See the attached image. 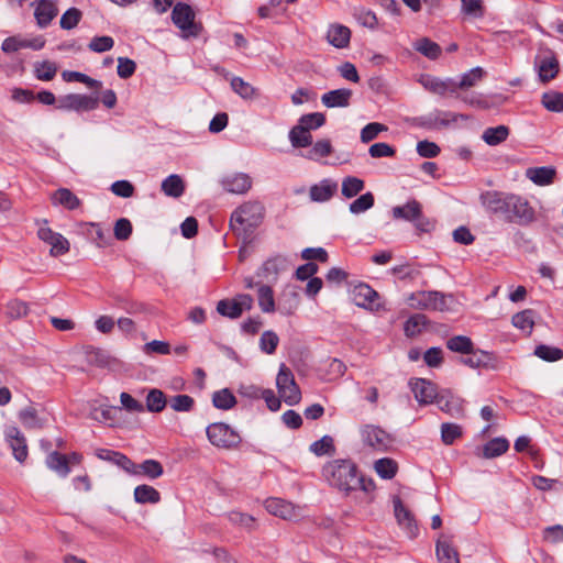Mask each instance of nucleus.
Here are the masks:
<instances>
[{"label": "nucleus", "mask_w": 563, "mask_h": 563, "mask_svg": "<svg viewBox=\"0 0 563 563\" xmlns=\"http://www.w3.org/2000/svg\"><path fill=\"white\" fill-rule=\"evenodd\" d=\"M5 313L9 319H20L29 313V306L20 299H12L5 306Z\"/></svg>", "instance_id": "obj_55"}, {"label": "nucleus", "mask_w": 563, "mask_h": 563, "mask_svg": "<svg viewBox=\"0 0 563 563\" xmlns=\"http://www.w3.org/2000/svg\"><path fill=\"white\" fill-rule=\"evenodd\" d=\"M338 190V183L332 179H323L319 184L310 187L309 196L314 202H325L330 200Z\"/></svg>", "instance_id": "obj_21"}, {"label": "nucleus", "mask_w": 563, "mask_h": 563, "mask_svg": "<svg viewBox=\"0 0 563 563\" xmlns=\"http://www.w3.org/2000/svg\"><path fill=\"white\" fill-rule=\"evenodd\" d=\"M364 181L355 176H347L342 181L341 192L350 199L358 195L364 189Z\"/></svg>", "instance_id": "obj_45"}, {"label": "nucleus", "mask_w": 563, "mask_h": 563, "mask_svg": "<svg viewBox=\"0 0 563 563\" xmlns=\"http://www.w3.org/2000/svg\"><path fill=\"white\" fill-rule=\"evenodd\" d=\"M450 295L437 290H420L411 292L407 302L412 309L445 311L449 309Z\"/></svg>", "instance_id": "obj_4"}, {"label": "nucleus", "mask_w": 563, "mask_h": 563, "mask_svg": "<svg viewBox=\"0 0 563 563\" xmlns=\"http://www.w3.org/2000/svg\"><path fill=\"white\" fill-rule=\"evenodd\" d=\"M461 10L473 18H483L485 13L482 0H461Z\"/></svg>", "instance_id": "obj_62"}, {"label": "nucleus", "mask_w": 563, "mask_h": 563, "mask_svg": "<svg viewBox=\"0 0 563 563\" xmlns=\"http://www.w3.org/2000/svg\"><path fill=\"white\" fill-rule=\"evenodd\" d=\"M310 451L317 456L333 455L335 453L333 438L330 435H323L320 440L311 443Z\"/></svg>", "instance_id": "obj_46"}, {"label": "nucleus", "mask_w": 563, "mask_h": 563, "mask_svg": "<svg viewBox=\"0 0 563 563\" xmlns=\"http://www.w3.org/2000/svg\"><path fill=\"white\" fill-rule=\"evenodd\" d=\"M298 123L309 131L316 130L325 123V115L321 112H313L300 117Z\"/></svg>", "instance_id": "obj_61"}, {"label": "nucleus", "mask_w": 563, "mask_h": 563, "mask_svg": "<svg viewBox=\"0 0 563 563\" xmlns=\"http://www.w3.org/2000/svg\"><path fill=\"white\" fill-rule=\"evenodd\" d=\"M481 201L488 211L503 213L510 222H527L528 202L516 195L486 191L481 195Z\"/></svg>", "instance_id": "obj_2"}, {"label": "nucleus", "mask_w": 563, "mask_h": 563, "mask_svg": "<svg viewBox=\"0 0 563 563\" xmlns=\"http://www.w3.org/2000/svg\"><path fill=\"white\" fill-rule=\"evenodd\" d=\"M374 195L372 192H366L355 199L352 203H350L349 210L351 213L358 214L374 206Z\"/></svg>", "instance_id": "obj_56"}, {"label": "nucleus", "mask_w": 563, "mask_h": 563, "mask_svg": "<svg viewBox=\"0 0 563 563\" xmlns=\"http://www.w3.org/2000/svg\"><path fill=\"white\" fill-rule=\"evenodd\" d=\"M57 14V8L48 0H38L34 16L40 27H46Z\"/></svg>", "instance_id": "obj_30"}, {"label": "nucleus", "mask_w": 563, "mask_h": 563, "mask_svg": "<svg viewBox=\"0 0 563 563\" xmlns=\"http://www.w3.org/2000/svg\"><path fill=\"white\" fill-rule=\"evenodd\" d=\"M99 104V98L69 93L58 99L57 109L60 110H74V111H91L95 110Z\"/></svg>", "instance_id": "obj_10"}, {"label": "nucleus", "mask_w": 563, "mask_h": 563, "mask_svg": "<svg viewBox=\"0 0 563 563\" xmlns=\"http://www.w3.org/2000/svg\"><path fill=\"white\" fill-rule=\"evenodd\" d=\"M95 455L102 461L110 462L112 464L118 465L120 468L129 472V468L132 467V461L121 452L109 450V449H96Z\"/></svg>", "instance_id": "obj_28"}, {"label": "nucleus", "mask_w": 563, "mask_h": 563, "mask_svg": "<svg viewBox=\"0 0 563 563\" xmlns=\"http://www.w3.org/2000/svg\"><path fill=\"white\" fill-rule=\"evenodd\" d=\"M122 412L121 407L118 406H100L93 407L90 411V418L102 423H108L114 427L118 421V416Z\"/></svg>", "instance_id": "obj_26"}, {"label": "nucleus", "mask_w": 563, "mask_h": 563, "mask_svg": "<svg viewBox=\"0 0 563 563\" xmlns=\"http://www.w3.org/2000/svg\"><path fill=\"white\" fill-rule=\"evenodd\" d=\"M289 141L296 148L307 147L312 144V135L308 129L298 123L289 131Z\"/></svg>", "instance_id": "obj_35"}, {"label": "nucleus", "mask_w": 563, "mask_h": 563, "mask_svg": "<svg viewBox=\"0 0 563 563\" xmlns=\"http://www.w3.org/2000/svg\"><path fill=\"white\" fill-rule=\"evenodd\" d=\"M460 362L471 368H478L488 366L492 362V355L481 350L472 349V352H467L464 356L460 357Z\"/></svg>", "instance_id": "obj_31"}, {"label": "nucleus", "mask_w": 563, "mask_h": 563, "mask_svg": "<svg viewBox=\"0 0 563 563\" xmlns=\"http://www.w3.org/2000/svg\"><path fill=\"white\" fill-rule=\"evenodd\" d=\"M167 405L165 394L159 389H151L146 396V409L150 412H161Z\"/></svg>", "instance_id": "obj_43"}, {"label": "nucleus", "mask_w": 563, "mask_h": 563, "mask_svg": "<svg viewBox=\"0 0 563 563\" xmlns=\"http://www.w3.org/2000/svg\"><path fill=\"white\" fill-rule=\"evenodd\" d=\"M5 440L12 449L15 460L24 462L27 457V445L21 431L16 427H8L5 430Z\"/></svg>", "instance_id": "obj_19"}, {"label": "nucleus", "mask_w": 563, "mask_h": 563, "mask_svg": "<svg viewBox=\"0 0 563 563\" xmlns=\"http://www.w3.org/2000/svg\"><path fill=\"white\" fill-rule=\"evenodd\" d=\"M168 404L175 411L188 412L194 408L195 400L188 395H176L169 399Z\"/></svg>", "instance_id": "obj_59"}, {"label": "nucleus", "mask_w": 563, "mask_h": 563, "mask_svg": "<svg viewBox=\"0 0 563 563\" xmlns=\"http://www.w3.org/2000/svg\"><path fill=\"white\" fill-rule=\"evenodd\" d=\"M541 104L550 112H563V92L549 90L541 97Z\"/></svg>", "instance_id": "obj_39"}, {"label": "nucleus", "mask_w": 563, "mask_h": 563, "mask_svg": "<svg viewBox=\"0 0 563 563\" xmlns=\"http://www.w3.org/2000/svg\"><path fill=\"white\" fill-rule=\"evenodd\" d=\"M509 449V442L505 438H494L482 449L484 459H494L504 454Z\"/></svg>", "instance_id": "obj_34"}, {"label": "nucleus", "mask_w": 563, "mask_h": 563, "mask_svg": "<svg viewBox=\"0 0 563 563\" xmlns=\"http://www.w3.org/2000/svg\"><path fill=\"white\" fill-rule=\"evenodd\" d=\"M278 335L271 330L264 331L260 339V347L266 354H273L278 345Z\"/></svg>", "instance_id": "obj_60"}, {"label": "nucleus", "mask_w": 563, "mask_h": 563, "mask_svg": "<svg viewBox=\"0 0 563 563\" xmlns=\"http://www.w3.org/2000/svg\"><path fill=\"white\" fill-rule=\"evenodd\" d=\"M486 75V71L482 67H474L467 73L463 74L461 80L456 82V91L467 90L472 87H475L478 82H481Z\"/></svg>", "instance_id": "obj_37"}, {"label": "nucleus", "mask_w": 563, "mask_h": 563, "mask_svg": "<svg viewBox=\"0 0 563 563\" xmlns=\"http://www.w3.org/2000/svg\"><path fill=\"white\" fill-rule=\"evenodd\" d=\"M57 73V67L54 63L45 60L35 65L36 78L44 81L52 80Z\"/></svg>", "instance_id": "obj_64"}, {"label": "nucleus", "mask_w": 563, "mask_h": 563, "mask_svg": "<svg viewBox=\"0 0 563 563\" xmlns=\"http://www.w3.org/2000/svg\"><path fill=\"white\" fill-rule=\"evenodd\" d=\"M81 11L77 8L68 9L60 18L59 24L64 30L76 27L81 19Z\"/></svg>", "instance_id": "obj_63"}, {"label": "nucleus", "mask_w": 563, "mask_h": 563, "mask_svg": "<svg viewBox=\"0 0 563 563\" xmlns=\"http://www.w3.org/2000/svg\"><path fill=\"white\" fill-rule=\"evenodd\" d=\"M134 499L137 504H157L161 500V494L150 485H139L134 488Z\"/></svg>", "instance_id": "obj_36"}, {"label": "nucleus", "mask_w": 563, "mask_h": 563, "mask_svg": "<svg viewBox=\"0 0 563 563\" xmlns=\"http://www.w3.org/2000/svg\"><path fill=\"white\" fill-rule=\"evenodd\" d=\"M51 200L54 206H63L67 210H75L81 203L80 199L68 188H59L54 191Z\"/></svg>", "instance_id": "obj_29"}, {"label": "nucleus", "mask_w": 563, "mask_h": 563, "mask_svg": "<svg viewBox=\"0 0 563 563\" xmlns=\"http://www.w3.org/2000/svg\"><path fill=\"white\" fill-rule=\"evenodd\" d=\"M462 435V427L456 423L441 424V439L444 444L450 445Z\"/></svg>", "instance_id": "obj_58"}, {"label": "nucleus", "mask_w": 563, "mask_h": 563, "mask_svg": "<svg viewBox=\"0 0 563 563\" xmlns=\"http://www.w3.org/2000/svg\"><path fill=\"white\" fill-rule=\"evenodd\" d=\"M89 365L115 371L121 366V361L111 356L107 351L97 347H88L85 352Z\"/></svg>", "instance_id": "obj_13"}, {"label": "nucleus", "mask_w": 563, "mask_h": 563, "mask_svg": "<svg viewBox=\"0 0 563 563\" xmlns=\"http://www.w3.org/2000/svg\"><path fill=\"white\" fill-rule=\"evenodd\" d=\"M231 88L243 99H254L257 97V89L241 77H233L231 79Z\"/></svg>", "instance_id": "obj_44"}, {"label": "nucleus", "mask_w": 563, "mask_h": 563, "mask_svg": "<svg viewBox=\"0 0 563 563\" xmlns=\"http://www.w3.org/2000/svg\"><path fill=\"white\" fill-rule=\"evenodd\" d=\"M265 508L269 514L285 520L297 519L301 515L299 507L280 498L267 499L265 501Z\"/></svg>", "instance_id": "obj_12"}, {"label": "nucleus", "mask_w": 563, "mask_h": 563, "mask_svg": "<svg viewBox=\"0 0 563 563\" xmlns=\"http://www.w3.org/2000/svg\"><path fill=\"white\" fill-rule=\"evenodd\" d=\"M374 468L382 478L391 479L397 473L398 465L394 460L384 457L375 462Z\"/></svg>", "instance_id": "obj_47"}, {"label": "nucleus", "mask_w": 563, "mask_h": 563, "mask_svg": "<svg viewBox=\"0 0 563 563\" xmlns=\"http://www.w3.org/2000/svg\"><path fill=\"white\" fill-rule=\"evenodd\" d=\"M409 385L420 405L431 404L437 398V388L430 380L416 378L411 379Z\"/></svg>", "instance_id": "obj_17"}, {"label": "nucleus", "mask_w": 563, "mask_h": 563, "mask_svg": "<svg viewBox=\"0 0 563 563\" xmlns=\"http://www.w3.org/2000/svg\"><path fill=\"white\" fill-rule=\"evenodd\" d=\"M413 48L430 59H437L441 54V47L428 37L417 40Z\"/></svg>", "instance_id": "obj_40"}, {"label": "nucleus", "mask_w": 563, "mask_h": 563, "mask_svg": "<svg viewBox=\"0 0 563 563\" xmlns=\"http://www.w3.org/2000/svg\"><path fill=\"white\" fill-rule=\"evenodd\" d=\"M509 134V130L506 125H498L495 128H488L484 131L482 139L488 145H498L504 142Z\"/></svg>", "instance_id": "obj_42"}, {"label": "nucleus", "mask_w": 563, "mask_h": 563, "mask_svg": "<svg viewBox=\"0 0 563 563\" xmlns=\"http://www.w3.org/2000/svg\"><path fill=\"white\" fill-rule=\"evenodd\" d=\"M19 418L23 426L27 429H41L43 423L37 417V411L33 407H26L19 412Z\"/></svg>", "instance_id": "obj_53"}, {"label": "nucleus", "mask_w": 563, "mask_h": 563, "mask_svg": "<svg viewBox=\"0 0 563 563\" xmlns=\"http://www.w3.org/2000/svg\"><path fill=\"white\" fill-rule=\"evenodd\" d=\"M351 40V31L347 26L334 23L331 24L327 32V41L336 48H345Z\"/></svg>", "instance_id": "obj_22"}, {"label": "nucleus", "mask_w": 563, "mask_h": 563, "mask_svg": "<svg viewBox=\"0 0 563 563\" xmlns=\"http://www.w3.org/2000/svg\"><path fill=\"white\" fill-rule=\"evenodd\" d=\"M435 554L440 563H460L459 552L453 547V536H439L435 542Z\"/></svg>", "instance_id": "obj_15"}, {"label": "nucleus", "mask_w": 563, "mask_h": 563, "mask_svg": "<svg viewBox=\"0 0 563 563\" xmlns=\"http://www.w3.org/2000/svg\"><path fill=\"white\" fill-rule=\"evenodd\" d=\"M209 441L223 449H231L239 445L241 438L238 432L223 422H214L207 427Z\"/></svg>", "instance_id": "obj_7"}, {"label": "nucleus", "mask_w": 563, "mask_h": 563, "mask_svg": "<svg viewBox=\"0 0 563 563\" xmlns=\"http://www.w3.org/2000/svg\"><path fill=\"white\" fill-rule=\"evenodd\" d=\"M264 216L265 207L260 201H246L232 212L230 228L238 238L249 242Z\"/></svg>", "instance_id": "obj_3"}, {"label": "nucleus", "mask_w": 563, "mask_h": 563, "mask_svg": "<svg viewBox=\"0 0 563 563\" xmlns=\"http://www.w3.org/2000/svg\"><path fill=\"white\" fill-rule=\"evenodd\" d=\"M276 385L280 397L287 405L294 406L300 401V389L295 382L291 371L285 364H282L279 367Z\"/></svg>", "instance_id": "obj_6"}, {"label": "nucleus", "mask_w": 563, "mask_h": 563, "mask_svg": "<svg viewBox=\"0 0 563 563\" xmlns=\"http://www.w3.org/2000/svg\"><path fill=\"white\" fill-rule=\"evenodd\" d=\"M422 207L417 200H410L404 206H396L393 208V216L395 219H404L412 222L420 214Z\"/></svg>", "instance_id": "obj_32"}, {"label": "nucleus", "mask_w": 563, "mask_h": 563, "mask_svg": "<svg viewBox=\"0 0 563 563\" xmlns=\"http://www.w3.org/2000/svg\"><path fill=\"white\" fill-rule=\"evenodd\" d=\"M172 20L183 31L184 37H197L200 34L201 25L195 22V12L189 4L178 2L173 8Z\"/></svg>", "instance_id": "obj_5"}, {"label": "nucleus", "mask_w": 563, "mask_h": 563, "mask_svg": "<svg viewBox=\"0 0 563 563\" xmlns=\"http://www.w3.org/2000/svg\"><path fill=\"white\" fill-rule=\"evenodd\" d=\"M533 354L547 362H556L563 358V350L545 344L538 345Z\"/></svg>", "instance_id": "obj_50"}, {"label": "nucleus", "mask_w": 563, "mask_h": 563, "mask_svg": "<svg viewBox=\"0 0 563 563\" xmlns=\"http://www.w3.org/2000/svg\"><path fill=\"white\" fill-rule=\"evenodd\" d=\"M286 266V260L284 257L277 256L272 260L266 261L262 267L263 276L268 280H275L279 271Z\"/></svg>", "instance_id": "obj_49"}, {"label": "nucleus", "mask_w": 563, "mask_h": 563, "mask_svg": "<svg viewBox=\"0 0 563 563\" xmlns=\"http://www.w3.org/2000/svg\"><path fill=\"white\" fill-rule=\"evenodd\" d=\"M46 465L62 477H66L70 473L67 455L60 454L56 451L51 452L47 455Z\"/></svg>", "instance_id": "obj_33"}, {"label": "nucleus", "mask_w": 563, "mask_h": 563, "mask_svg": "<svg viewBox=\"0 0 563 563\" xmlns=\"http://www.w3.org/2000/svg\"><path fill=\"white\" fill-rule=\"evenodd\" d=\"M428 319L424 314L416 313L411 316L405 323L404 331L407 336H416L427 324Z\"/></svg>", "instance_id": "obj_51"}, {"label": "nucleus", "mask_w": 563, "mask_h": 563, "mask_svg": "<svg viewBox=\"0 0 563 563\" xmlns=\"http://www.w3.org/2000/svg\"><path fill=\"white\" fill-rule=\"evenodd\" d=\"M217 311L224 317L236 319L241 317V308L238 306L236 300L223 299L217 305Z\"/></svg>", "instance_id": "obj_57"}, {"label": "nucleus", "mask_w": 563, "mask_h": 563, "mask_svg": "<svg viewBox=\"0 0 563 563\" xmlns=\"http://www.w3.org/2000/svg\"><path fill=\"white\" fill-rule=\"evenodd\" d=\"M258 306L263 312L275 311V300L273 289L267 285H261L258 288Z\"/></svg>", "instance_id": "obj_48"}, {"label": "nucleus", "mask_w": 563, "mask_h": 563, "mask_svg": "<svg viewBox=\"0 0 563 563\" xmlns=\"http://www.w3.org/2000/svg\"><path fill=\"white\" fill-rule=\"evenodd\" d=\"M322 475L331 487L345 495L356 490L369 493L375 488L374 482L366 479L351 459L329 461L322 467Z\"/></svg>", "instance_id": "obj_1"}, {"label": "nucleus", "mask_w": 563, "mask_h": 563, "mask_svg": "<svg viewBox=\"0 0 563 563\" xmlns=\"http://www.w3.org/2000/svg\"><path fill=\"white\" fill-rule=\"evenodd\" d=\"M362 439L365 444L377 450H384L388 443L386 432L374 426H366L362 430Z\"/></svg>", "instance_id": "obj_24"}, {"label": "nucleus", "mask_w": 563, "mask_h": 563, "mask_svg": "<svg viewBox=\"0 0 563 563\" xmlns=\"http://www.w3.org/2000/svg\"><path fill=\"white\" fill-rule=\"evenodd\" d=\"M419 82L430 92L445 96L446 93L456 95V81L452 79L442 80L431 75H423Z\"/></svg>", "instance_id": "obj_18"}, {"label": "nucleus", "mask_w": 563, "mask_h": 563, "mask_svg": "<svg viewBox=\"0 0 563 563\" xmlns=\"http://www.w3.org/2000/svg\"><path fill=\"white\" fill-rule=\"evenodd\" d=\"M332 153V145L330 140L323 139L317 141L307 154V158L318 161L319 158L327 157Z\"/></svg>", "instance_id": "obj_52"}, {"label": "nucleus", "mask_w": 563, "mask_h": 563, "mask_svg": "<svg viewBox=\"0 0 563 563\" xmlns=\"http://www.w3.org/2000/svg\"><path fill=\"white\" fill-rule=\"evenodd\" d=\"M47 220H37L38 225L37 236L43 242L51 245L49 254L52 256L64 255L69 251V242L60 233L54 232L47 227Z\"/></svg>", "instance_id": "obj_8"}, {"label": "nucleus", "mask_w": 563, "mask_h": 563, "mask_svg": "<svg viewBox=\"0 0 563 563\" xmlns=\"http://www.w3.org/2000/svg\"><path fill=\"white\" fill-rule=\"evenodd\" d=\"M352 96L351 89H334L323 93L321 102L327 108H347L351 104Z\"/></svg>", "instance_id": "obj_20"}, {"label": "nucleus", "mask_w": 563, "mask_h": 563, "mask_svg": "<svg viewBox=\"0 0 563 563\" xmlns=\"http://www.w3.org/2000/svg\"><path fill=\"white\" fill-rule=\"evenodd\" d=\"M534 67L541 82L547 84L554 79L560 70L559 60L553 51L547 48L534 58Z\"/></svg>", "instance_id": "obj_9"}, {"label": "nucleus", "mask_w": 563, "mask_h": 563, "mask_svg": "<svg viewBox=\"0 0 563 563\" xmlns=\"http://www.w3.org/2000/svg\"><path fill=\"white\" fill-rule=\"evenodd\" d=\"M554 166L530 167V181L540 187L552 185L556 179Z\"/></svg>", "instance_id": "obj_27"}, {"label": "nucleus", "mask_w": 563, "mask_h": 563, "mask_svg": "<svg viewBox=\"0 0 563 563\" xmlns=\"http://www.w3.org/2000/svg\"><path fill=\"white\" fill-rule=\"evenodd\" d=\"M352 297L356 306L374 309L373 302L378 297V294L368 285L358 284L352 289Z\"/></svg>", "instance_id": "obj_25"}, {"label": "nucleus", "mask_w": 563, "mask_h": 563, "mask_svg": "<svg viewBox=\"0 0 563 563\" xmlns=\"http://www.w3.org/2000/svg\"><path fill=\"white\" fill-rule=\"evenodd\" d=\"M162 190L166 196L178 198L185 191V184L179 175L173 174L163 180Z\"/></svg>", "instance_id": "obj_38"}, {"label": "nucleus", "mask_w": 563, "mask_h": 563, "mask_svg": "<svg viewBox=\"0 0 563 563\" xmlns=\"http://www.w3.org/2000/svg\"><path fill=\"white\" fill-rule=\"evenodd\" d=\"M223 189L230 194L243 195L252 187V178L244 173L228 175L221 179Z\"/></svg>", "instance_id": "obj_16"}, {"label": "nucleus", "mask_w": 563, "mask_h": 563, "mask_svg": "<svg viewBox=\"0 0 563 563\" xmlns=\"http://www.w3.org/2000/svg\"><path fill=\"white\" fill-rule=\"evenodd\" d=\"M393 504L395 517L399 526L407 531L409 538H416L418 534V526L411 511L404 506L399 497H394Z\"/></svg>", "instance_id": "obj_14"}, {"label": "nucleus", "mask_w": 563, "mask_h": 563, "mask_svg": "<svg viewBox=\"0 0 563 563\" xmlns=\"http://www.w3.org/2000/svg\"><path fill=\"white\" fill-rule=\"evenodd\" d=\"M212 404L218 409L229 410L235 406L236 398L230 389L223 388L212 395Z\"/></svg>", "instance_id": "obj_41"}, {"label": "nucleus", "mask_w": 563, "mask_h": 563, "mask_svg": "<svg viewBox=\"0 0 563 563\" xmlns=\"http://www.w3.org/2000/svg\"><path fill=\"white\" fill-rule=\"evenodd\" d=\"M446 346L449 350L457 353L465 354L472 352L474 347L472 340L468 336L456 335L448 340Z\"/></svg>", "instance_id": "obj_54"}, {"label": "nucleus", "mask_w": 563, "mask_h": 563, "mask_svg": "<svg viewBox=\"0 0 563 563\" xmlns=\"http://www.w3.org/2000/svg\"><path fill=\"white\" fill-rule=\"evenodd\" d=\"M457 114L449 111L435 110L416 119V124L420 128L435 130L446 128L457 120Z\"/></svg>", "instance_id": "obj_11"}, {"label": "nucleus", "mask_w": 563, "mask_h": 563, "mask_svg": "<svg viewBox=\"0 0 563 563\" xmlns=\"http://www.w3.org/2000/svg\"><path fill=\"white\" fill-rule=\"evenodd\" d=\"M128 473L131 475H143L150 479H155L163 475L164 470L158 461L145 460L141 464L132 462V467L129 468Z\"/></svg>", "instance_id": "obj_23"}]
</instances>
